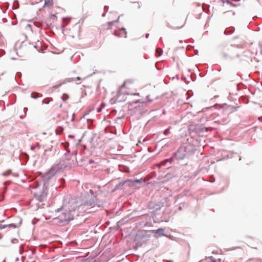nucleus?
<instances>
[{"instance_id":"8","label":"nucleus","mask_w":262,"mask_h":262,"mask_svg":"<svg viewBox=\"0 0 262 262\" xmlns=\"http://www.w3.org/2000/svg\"><path fill=\"white\" fill-rule=\"evenodd\" d=\"M31 97L36 99L38 97V94L37 93H33L31 94Z\"/></svg>"},{"instance_id":"16","label":"nucleus","mask_w":262,"mask_h":262,"mask_svg":"<svg viewBox=\"0 0 262 262\" xmlns=\"http://www.w3.org/2000/svg\"><path fill=\"white\" fill-rule=\"evenodd\" d=\"M69 18H64L63 19V23H66L67 20H69Z\"/></svg>"},{"instance_id":"5","label":"nucleus","mask_w":262,"mask_h":262,"mask_svg":"<svg viewBox=\"0 0 262 262\" xmlns=\"http://www.w3.org/2000/svg\"><path fill=\"white\" fill-rule=\"evenodd\" d=\"M156 56H160L162 54L163 51L160 48H157L156 50Z\"/></svg>"},{"instance_id":"13","label":"nucleus","mask_w":262,"mask_h":262,"mask_svg":"<svg viewBox=\"0 0 262 262\" xmlns=\"http://www.w3.org/2000/svg\"><path fill=\"white\" fill-rule=\"evenodd\" d=\"M115 21H110L108 23V25L111 26L113 24H114Z\"/></svg>"},{"instance_id":"12","label":"nucleus","mask_w":262,"mask_h":262,"mask_svg":"<svg viewBox=\"0 0 262 262\" xmlns=\"http://www.w3.org/2000/svg\"><path fill=\"white\" fill-rule=\"evenodd\" d=\"M141 180H134L133 181V183H141Z\"/></svg>"},{"instance_id":"7","label":"nucleus","mask_w":262,"mask_h":262,"mask_svg":"<svg viewBox=\"0 0 262 262\" xmlns=\"http://www.w3.org/2000/svg\"><path fill=\"white\" fill-rule=\"evenodd\" d=\"M164 231V229L163 228H160L156 231L155 233L156 234H160L162 235L164 234L162 233V232Z\"/></svg>"},{"instance_id":"4","label":"nucleus","mask_w":262,"mask_h":262,"mask_svg":"<svg viewBox=\"0 0 262 262\" xmlns=\"http://www.w3.org/2000/svg\"><path fill=\"white\" fill-rule=\"evenodd\" d=\"M45 2L44 7H50L53 5V0H43Z\"/></svg>"},{"instance_id":"6","label":"nucleus","mask_w":262,"mask_h":262,"mask_svg":"<svg viewBox=\"0 0 262 262\" xmlns=\"http://www.w3.org/2000/svg\"><path fill=\"white\" fill-rule=\"evenodd\" d=\"M45 196H46L45 194H42L40 196H38V195H36V197L37 199L40 202L42 201L43 200V199H45Z\"/></svg>"},{"instance_id":"2","label":"nucleus","mask_w":262,"mask_h":262,"mask_svg":"<svg viewBox=\"0 0 262 262\" xmlns=\"http://www.w3.org/2000/svg\"><path fill=\"white\" fill-rule=\"evenodd\" d=\"M114 34L116 36L121 37H126L127 32L124 28L119 29L115 31Z\"/></svg>"},{"instance_id":"15","label":"nucleus","mask_w":262,"mask_h":262,"mask_svg":"<svg viewBox=\"0 0 262 262\" xmlns=\"http://www.w3.org/2000/svg\"><path fill=\"white\" fill-rule=\"evenodd\" d=\"M62 209H64V210H67V206L66 205H64L62 207Z\"/></svg>"},{"instance_id":"14","label":"nucleus","mask_w":262,"mask_h":262,"mask_svg":"<svg viewBox=\"0 0 262 262\" xmlns=\"http://www.w3.org/2000/svg\"><path fill=\"white\" fill-rule=\"evenodd\" d=\"M227 3L230 6H234L233 5H232L231 3L229 2V1H227Z\"/></svg>"},{"instance_id":"17","label":"nucleus","mask_w":262,"mask_h":262,"mask_svg":"<svg viewBox=\"0 0 262 262\" xmlns=\"http://www.w3.org/2000/svg\"><path fill=\"white\" fill-rule=\"evenodd\" d=\"M149 95H148V96H147V99H149V101H151L152 100V99H149Z\"/></svg>"},{"instance_id":"11","label":"nucleus","mask_w":262,"mask_h":262,"mask_svg":"<svg viewBox=\"0 0 262 262\" xmlns=\"http://www.w3.org/2000/svg\"><path fill=\"white\" fill-rule=\"evenodd\" d=\"M94 204V201H93V202H86V203H85V205H87V206H88V205H89V206H92V205H93Z\"/></svg>"},{"instance_id":"3","label":"nucleus","mask_w":262,"mask_h":262,"mask_svg":"<svg viewBox=\"0 0 262 262\" xmlns=\"http://www.w3.org/2000/svg\"><path fill=\"white\" fill-rule=\"evenodd\" d=\"M74 210V208H72V209L70 210L67 213H63L62 216H61V220L64 221L71 220L72 219L71 213L72 211H73Z\"/></svg>"},{"instance_id":"10","label":"nucleus","mask_w":262,"mask_h":262,"mask_svg":"<svg viewBox=\"0 0 262 262\" xmlns=\"http://www.w3.org/2000/svg\"><path fill=\"white\" fill-rule=\"evenodd\" d=\"M81 79V78L79 77H77L76 78H72L70 81H75L76 80H79Z\"/></svg>"},{"instance_id":"9","label":"nucleus","mask_w":262,"mask_h":262,"mask_svg":"<svg viewBox=\"0 0 262 262\" xmlns=\"http://www.w3.org/2000/svg\"><path fill=\"white\" fill-rule=\"evenodd\" d=\"M69 99V96L66 94H64L62 96V99L63 100V101H66L67 100H68Z\"/></svg>"},{"instance_id":"18","label":"nucleus","mask_w":262,"mask_h":262,"mask_svg":"<svg viewBox=\"0 0 262 262\" xmlns=\"http://www.w3.org/2000/svg\"><path fill=\"white\" fill-rule=\"evenodd\" d=\"M59 86V85H57V86H56L55 87H56V88H58Z\"/></svg>"},{"instance_id":"1","label":"nucleus","mask_w":262,"mask_h":262,"mask_svg":"<svg viewBox=\"0 0 262 262\" xmlns=\"http://www.w3.org/2000/svg\"><path fill=\"white\" fill-rule=\"evenodd\" d=\"M136 84L130 79L126 80L120 87L119 93L121 95H135Z\"/></svg>"}]
</instances>
